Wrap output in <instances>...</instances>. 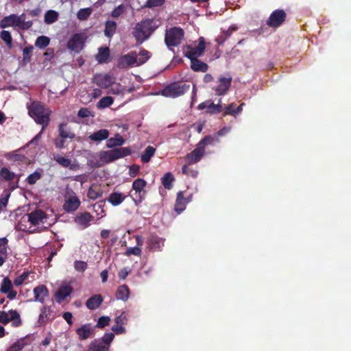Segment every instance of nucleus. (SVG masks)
<instances>
[{
  "instance_id": "1",
  "label": "nucleus",
  "mask_w": 351,
  "mask_h": 351,
  "mask_svg": "<svg viewBox=\"0 0 351 351\" xmlns=\"http://www.w3.org/2000/svg\"><path fill=\"white\" fill-rule=\"evenodd\" d=\"M28 114L45 130L50 121L51 110L41 101H32L27 106Z\"/></svg>"
},
{
  "instance_id": "2",
  "label": "nucleus",
  "mask_w": 351,
  "mask_h": 351,
  "mask_svg": "<svg viewBox=\"0 0 351 351\" xmlns=\"http://www.w3.org/2000/svg\"><path fill=\"white\" fill-rule=\"evenodd\" d=\"M159 25L154 19H145L137 23L134 27L132 34L136 39V45H141L147 40Z\"/></svg>"
},
{
  "instance_id": "3",
  "label": "nucleus",
  "mask_w": 351,
  "mask_h": 351,
  "mask_svg": "<svg viewBox=\"0 0 351 351\" xmlns=\"http://www.w3.org/2000/svg\"><path fill=\"white\" fill-rule=\"evenodd\" d=\"M26 15L25 13L21 15H16V14H10V15L5 16L0 20V28H7L10 26H17L22 29V30H28L33 25L32 21H25Z\"/></svg>"
},
{
  "instance_id": "4",
  "label": "nucleus",
  "mask_w": 351,
  "mask_h": 351,
  "mask_svg": "<svg viewBox=\"0 0 351 351\" xmlns=\"http://www.w3.org/2000/svg\"><path fill=\"white\" fill-rule=\"evenodd\" d=\"M189 89L190 84L182 82V81H176L163 88L161 90V94L164 97H178L184 95L185 93L189 92Z\"/></svg>"
},
{
  "instance_id": "5",
  "label": "nucleus",
  "mask_w": 351,
  "mask_h": 351,
  "mask_svg": "<svg viewBox=\"0 0 351 351\" xmlns=\"http://www.w3.org/2000/svg\"><path fill=\"white\" fill-rule=\"evenodd\" d=\"M132 152L130 147H115L109 151L101 152L99 158L102 161L110 162L114 161V160L119 159V158L130 155Z\"/></svg>"
},
{
  "instance_id": "6",
  "label": "nucleus",
  "mask_w": 351,
  "mask_h": 351,
  "mask_svg": "<svg viewBox=\"0 0 351 351\" xmlns=\"http://www.w3.org/2000/svg\"><path fill=\"white\" fill-rule=\"evenodd\" d=\"M184 36V32L182 27H170L165 32V44L168 47H178V45H180Z\"/></svg>"
},
{
  "instance_id": "7",
  "label": "nucleus",
  "mask_w": 351,
  "mask_h": 351,
  "mask_svg": "<svg viewBox=\"0 0 351 351\" xmlns=\"http://www.w3.org/2000/svg\"><path fill=\"white\" fill-rule=\"evenodd\" d=\"M147 181L143 178H136L132 182V189L135 191L133 201L135 205H139L145 197L146 191L144 190L147 185Z\"/></svg>"
},
{
  "instance_id": "8",
  "label": "nucleus",
  "mask_w": 351,
  "mask_h": 351,
  "mask_svg": "<svg viewBox=\"0 0 351 351\" xmlns=\"http://www.w3.org/2000/svg\"><path fill=\"white\" fill-rule=\"evenodd\" d=\"M86 36L84 33H75L69 38L67 43V48L72 51L79 53L83 49L86 40Z\"/></svg>"
},
{
  "instance_id": "9",
  "label": "nucleus",
  "mask_w": 351,
  "mask_h": 351,
  "mask_svg": "<svg viewBox=\"0 0 351 351\" xmlns=\"http://www.w3.org/2000/svg\"><path fill=\"white\" fill-rule=\"evenodd\" d=\"M12 322L13 326L17 327L21 325V316L16 310H9L7 311H0V322L3 324H8Z\"/></svg>"
},
{
  "instance_id": "10",
  "label": "nucleus",
  "mask_w": 351,
  "mask_h": 351,
  "mask_svg": "<svg viewBox=\"0 0 351 351\" xmlns=\"http://www.w3.org/2000/svg\"><path fill=\"white\" fill-rule=\"evenodd\" d=\"M287 14L282 9H276L270 14L266 23L270 27H278L285 21Z\"/></svg>"
},
{
  "instance_id": "11",
  "label": "nucleus",
  "mask_w": 351,
  "mask_h": 351,
  "mask_svg": "<svg viewBox=\"0 0 351 351\" xmlns=\"http://www.w3.org/2000/svg\"><path fill=\"white\" fill-rule=\"evenodd\" d=\"M188 51L184 52V56L190 59L191 62H193V59H197V57L202 56L205 51V39L204 37H199V44L195 48H192L191 46H188Z\"/></svg>"
},
{
  "instance_id": "12",
  "label": "nucleus",
  "mask_w": 351,
  "mask_h": 351,
  "mask_svg": "<svg viewBox=\"0 0 351 351\" xmlns=\"http://www.w3.org/2000/svg\"><path fill=\"white\" fill-rule=\"evenodd\" d=\"M72 195H69L68 197H66L64 202L63 210L67 213L75 212L79 209L81 202L78 198L77 195H76L75 193L73 191H71Z\"/></svg>"
},
{
  "instance_id": "13",
  "label": "nucleus",
  "mask_w": 351,
  "mask_h": 351,
  "mask_svg": "<svg viewBox=\"0 0 351 351\" xmlns=\"http://www.w3.org/2000/svg\"><path fill=\"white\" fill-rule=\"evenodd\" d=\"M136 62L137 54L136 51H131L119 57L117 62V67L119 69H127L128 66H134Z\"/></svg>"
},
{
  "instance_id": "14",
  "label": "nucleus",
  "mask_w": 351,
  "mask_h": 351,
  "mask_svg": "<svg viewBox=\"0 0 351 351\" xmlns=\"http://www.w3.org/2000/svg\"><path fill=\"white\" fill-rule=\"evenodd\" d=\"M56 316L53 315V306L44 305L40 309V313L38 319V325H45L49 320H53Z\"/></svg>"
},
{
  "instance_id": "15",
  "label": "nucleus",
  "mask_w": 351,
  "mask_h": 351,
  "mask_svg": "<svg viewBox=\"0 0 351 351\" xmlns=\"http://www.w3.org/2000/svg\"><path fill=\"white\" fill-rule=\"evenodd\" d=\"M93 219L94 217L91 215L89 212H80L75 216L74 221L80 226L81 228L84 229L90 226V222Z\"/></svg>"
},
{
  "instance_id": "16",
  "label": "nucleus",
  "mask_w": 351,
  "mask_h": 351,
  "mask_svg": "<svg viewBox=\"0 0 351 351\" xmlns=\"http://www.w3.org/2000/svg\"><path fill=\"white\" fill-rule=\"evenodd\" d=\"M73 288L71 285H62L60 286L58 289L55 293V300L58 303H62L65 300L67 296L73 292Z\"/></svg>"
},
{
  "instance_id": "17",
  "label": "nucleus",
  "mask_w": 351,
  "mask_h": 351,
  "mask_svg": "<svg viewBox=\"0 0 351 351\" xmlns=\"http://www.w3.org/2000/svg\"><path fill=\"white\" fill-rule=\"evenodd\" d=\"M76 334L79 339H86L95 336V328H92L90 324H84L77 328Z\"/></svg>"
},
{
  "instance_id": "18",
  "label": "nucleus",
  "mask_w": 351,
  "mask_h": 351,
  "mask_svg": "<svg viewBox=\"0 0 351 351\" xmlns=\"http://www.w3.org/2000/svg\"><path fill=\"white\" fill-rule=\"evenodd\" d=\"M58 132L60 138H62L64 143L66 142V138L73 140L75 136V133L71 131V129L69 128L67 123H59L58 126Z\"/></svg>"
},
{
  "instance_id": "19",
  "label": "nucleus",
  "mask_w": 351,
  "mask_h": 351,
  "mask_svg": "<svg viewBox=\"0 0 351 351\" xmlns=\"http://www.w3.org/2000/svg\"><path fill=\"white\" fill-rule=\"evenodd\" d=\"M219 84L215 88V91L217 95H226V92H228L231 83L232 78L231 77H219Z\"/></svg>"
},
{
  "instance_id": "20",
  "label": "nucleus",
  "mask_w": 351,
  "mask_h": 351,
  "mask_svg": "<svg viewBox=\"0 0 351 351\" xmlns=\"http://www.w3.org/2000/svg\"><path fill=\"white\" fill-rule=\"evenodd\" d=\"M205 152V149L204 147H201L199 145V143H198L197 147L193 150V152H189L186 155V158L189 164H194V162H197L200 161L204 154Z\"/></svg>"
},
{
  "instance_id": "21",
  "label": "nucleus",
  "mask_w": 351,
  "mask_h": 351,
  "mask_svg": "<svg viewBox=\"0 0 351 351\" xmlns=\"http://www.w3.org/2000/svg\"><path fill=\"white\" fill-rule=\"evenodd\" d=\"M164 241L163 238L152 234L147 238V247L152 250H161L162 246H164Z\"/></svg>"
},
{
  "instance_id": "22",
  "label": "nucleus",
  "mask_w": 351,
  "mask_h": 351,
  "mask_svg": "<svg viewBox=\"0 0 351 351\" xmlns=\"http://www.w3.org/2000/svg\"><path fill=\"white\" fill-rule=\"evenodd\" d=\"M95 83L101 88H108L114 83V80L110 75H97L94 77Z\"/></svg>"
},
{
  "instance_id": "23",
  "label": "nucleus",
  "mask_w": 351,
  "mask_h": 351,
  "mask_svg": "<svg viewBox=\"0 0 351 351\" xmlns=\"http://www.w3.org/2000/svg\"><path fill=\"white\" fill-rule=\"evenodd\" d=\"M34 293V300L39 301V302L43 303L45 301V298L49 296V290L47 286L41 285L36 286L33 291Z\"/></svg>"
},
{
  "instance_id": "24",
  "label": "nucleus",
  "mask_w": 351,
  "mask_h": 351,
  "mask_svg": "<svg viewBox=\"0 0 351 351\" xmlns=\"http://www.w3.org/2000/svg\"><path fill=\"white\" fill-rule=\"evenodd\" d=\"M44 219H47V214L43 210L38 209L28 214V220L33 226L43 221Z\"/></svg>"
},
{
  "instance_id": "25",
  "label": "nucleus",
  "mask_w": 351,
  "mask_h": 351,
  "mask_svg": "<svg viewBox=\"0 0 351 351\" xmlns=\"http://www.w3.org/2000/svg\"><path fill=\"white\" fill-rule=\"evenodd\" d=\"M103 300L101 295H94L86 301V306L88 309L95 310L101 305Z\"/></svg>"
},
{
  "instance_id": "26",
  "label": "nucleus",
  "mask_w": 351,
  "mask_h": 351,
  "mask_svg": "<svg viewBox=\"0 0 351 351\" xmlns=\"http://www.w3.org/2000/svg\"><path fill=\"white\" fill-rule=\"evenodd\" d=\"M186 202H189V200L185 199L184 198L183 192H182V191H179L177 194V197L174 205V210L176 212H177L178 214H180V213L183 212L186 208Z\"/></svg>"
},
{
  "instance_id": "27",
  "label": "nucleus",
  "mask_w": 351,
  "mask_h": 351,
  "mask_svg": "<svg viewBox=\"0 0 351 351\" xmlns=\"http://www.w3.org/2000/svg\"><path fill=\"white\" fill-rule=\"evenodd\" d=\"M85 351H108V347L104 346L103 339L101 340L95 339L90 343L87 350Z\"/></svg>"
},
{
  "instance_id": "28",
  "label": "nucleus",
  "mask_w": 351,
  "mask_h": 351,
  "mask_svg": "<svg viewBox=\"0 0 351 351\" xmlns=\"http://www.w3.org/2000/svg\"><path fill=\"white\" fill-rule=\"evenodd\" d=\"M130 294V290L128 285L123 284V285L119 286L116 291V297L117 300L126 301L128 300Z\"/></svg>"
},
{
  "instance_id": "29",
  "label": "nucleus",
  "mask_w": 351,
  "mask_h": 351,
  "mask_svg": "<svg viewBox=\"0 0 351 351\" xmlns=\"http://www.w3.org/2000/svg\"><path fill=\"white\" fill-rule=\"evenodd\" d=\"M126 197L127 195L122 194V193L112 192L108 197V200L113 206H117V205L123 202Z\"/></svg>"
},
{
  "instance_id": "30",
  "label": "nucleus",
  "mask_w": 351,
  "mask_h": 351,
  "mask_svg": "<svg viewBox=\"0 0 351 351\" xmlns=\"http://www.w3.org/2000/svg\"><path fill=\"white\" fill-rule=\"evenodd\" d=\"M110 58V49L108 47L99 48L97 54L95 55V59L99 64L107 62Z\"/></svg>"
},
{
  "instance_id": "31",
  "label": "nucleus",
  "mask_w": 351,
  "mask_h": 351,
  "mask_svg": "<svg viewBox=\"0 0 351 351\" xmlns=\"http://www.w3.org/2000/svg\"><path fill=\"white\" fill-rule=\"evenodd\" d=\"M191 69L195 71H207L208 69V65L205 62L200 60V59H193V62H191Z\"/></svg>"
},
{
  "instance_id": "32",
  "label": "nucleus",
  "mask_w": 351,
  "mask_h": 351,
  "mask_svg": "<svg viewBox=\"0 0 351 351\" xmlns=\"http://www.w3.org/2000/svg\"><path fill=\"white\" fill-rule=\"evenodd\" d=\"M117 29V23L114 21H106L105 23L104 34L106 37H113Z\"/></svg>"
},
{
  "instance_id": "33",
  "label": "nucleus",
  "mask_w": 351,
  "mask_h": 351,
  "mask_svg": "<svg viewBox=\"0 0 351 351\" xmlns=\"http://www.w3.org/2000/svg\"><path fill=\"white\" fill-rule=\"evenodd\" d=\"M103 192L98 185H91L88 188L87 197L90 199H97V198L101 197Z\"/></svg>"
},
{
  "instance_id": "34",
  "label": "nucleus",
  "mask_w": 351,
  "mask_h": 351,
  "mask_svg": "<svg viewBox=\"0 0 351 351\" xmlns=\"http://www.w3.org/2000/svg\"><path fill=\"white\" fill-rule=\"evenodd\" d=\"M109 132L108 130H99L96 132L92 133L89 136V138L92 141L95 142H100V141L106 140L109 136Z\"/></svg>"
},
{
  "instance_id": "35",
  "label": "nucleus",
  "mask_w": 351,
  "mask_h": 351,
  "mask_svg": "<svg viewBox=\"0 0 351 351\" xmlns=\"http://www.w3.org/2000/svg\"><path fill=\"white\" fill-rule=\"evenodd\" d=\"M0 32V38L5 43L8 49H12L13 47V38L11 32H8V30H5L4 28Z\"/></svg>"
},
{
  "instance_id": "36",
  "label": "nucleus",
  "mask_w": 351,
  "mask_h": 351,
  "mask_svg": "<svg viewBox=\"0 0 351 351\" xmlns=\"http://www.w3.org/2000/svg\"><path fill=\"white\" fill-rule=\"evenodd\" d=\"M53 159L55 161L60 164V166L64 167H69L71 169H74L75 166L71 165V160L69 158H66V157L62 156L60 154H56L54 156Z\"/></svg>"
},
{
  "instance_id": "37",
  "label": "nucleus",
  "mask_w": 351,
  "mask_h": 351,
  "mask_svg": "<svg viewBox=\"0 0 351 351\" xmlns=\"http://www.w3.org/2000/svg\"><path fill=\"white\" fill-rule=\"evenodd\" d=\"M138 55L140 57L139 58H137V62H136V66H141V64H145V62H147L148 60L152 57L151 52L145 49H141L138 53Z\"/></svg>"
},
{
  "instance_id": "38",
  "label": "nucleus",
  "mask_w": 351,
  "mask_h": 351,
  "mask_svg": "<svg viewBox=\"0 0 351 351\" xmlns=\"http://www.w3.org/2000/svg\"><path fill=\"white\" fill-rule=\"evenodd\" d=\"M125 142V139L121 135L116 134L114 137L107 139V146L108 147H114V146L123 145Z\"/></svg>"
},
{
  "instance_id": "39",
  "label": "nucleus",
  "mask_w": 351,
  "mask_h": 351,
  "mask_svg": "<svg viewBox=\"0 0 351 351\" xmlns=\"http://www.w3.org/2000/svg\"><path fill=\"white\" fill-rule=\"evenodd\" d=\"M156 152V149L154 147H152V145H148L144 153L141 154V160L143 162H148L150 161L152 156L154 155V153Z\"/></svg>"
},
{
  "instance_id": "40",
  "label": "nucleus",
  "mask_w": 351,
  "mask_h": 351,
  "mask_svg": "<svg viewBox=\"0 0 351 351\" xmlns=\"http://www.w3.org/2000/svg\"><path fill=\"white\" fill-rule=\"evenodd\" d=\"M8 238H0V255L3 258L4 262H5L8 258Z\"/></svg>"
},
{
  "instance_id": "41",
  "label": "nucleus",
  "mask_w": 351,
  "mask_h": 351,
  "mask_svg": "<svg viewBox=\"0 0 351 351\" xmlns=\"http://www.w3.org/2000/svg\"><path fill=\"white\" fill-rule=\"evenodd\" d=\"M0 176H1L4 180L12 181L14 180L16 176L14 171H10L6 167H3L0 170Z\"/></svg>"
},
{
  "instance_id": "42",
  "label": "nucleus",
  "mask_w": 351,
  "mask_h": 351,
  "mask_svg": "<svg viewBox=\"0 0 351 351\" xmlns=\"http://www.w3.org/2000/svg\"><path fill=\"white\" fill-rule=\"evenodd\" d=\"M114 99L112 97L106 96L102 97L97 104L98 109H104V108L110 107V105L113 104Z\"/></svg>"
},
{
  "instance_id": "43",
  "label": "nucleus",
  "mask_w": 351,
  "mask_h": 351,
  "mask_svg": "<svg viewBox=\"0 0 351 351\" xmlns=\"http://www.w3.org/2000/svg\"><path fill=\"white\" fill-rule=\"evenodd\" d=\"M175 180L174 176L171 173H165L162 178V184L165 189L172 188L173 182Z\"/></svg>"
},
{
  "instance_id": "44",
  "label": "nucleus",
  "mask_w": 351,
  "mask_h": 351,
  "mask_svg": "<svg viewBox=\"0 0 351 351\" xmlns=\"http://www.w3.org/2000/svg\"><path fill=\"white\" fill-rule=\"evenodd\" d=\"M33 46L25 47L23 49V57L22 61L24 64H27L32 60V53H33Z\"/></svg>"
},
{
  "instance_id": "45",
  "label": "nucleus",
  "mask_w": 351,
  "mask_h": 351,
  "mask_svg": "<svg viewBox=\"0 0 351 351\" xmlns=\"http://www.w3.org/2000/svg\"><path fill=\"white\" fill-rule=\"evenodd\" d=\"M93 9L91 7H87L86 8H81L77 12V17L80 21H84V19H87L89 18L90 14H92Z\"/></svg>"
},
{
  "instance_id": "46",
  "label": "nucleus",
  "mask_w": 351,
  "mask_h": 351,
  "mask_svg": "<svg viewBox=\"0 0 351 351\" xmlns=\"http://www.w3.org/2000/svg\"><path fill=\"white\" fill-rule=\"evenodd\" d=\"M58 19V14L55 10H48L45 14V22L46 23H53Z\"/></svg>"
},
{
  "instance_id": "47",
  "label": "nucleus",
  "mask_w": 351,
  "mask_h": 351,
  "mask_svg": "<svg viewBox=\"0 0 351 351\" xmlns=\"http://www.w3.org/2000/svg\"><path fill=\"white\" fill-rule=\"evenodd\" d=\"M49 43L50 40L49 37L44 36V35H42L41 36L37 38L35 42V46L38 47L39 49H45V47H47V45H49Z\"/></svg>"
},
{
  "instance_id": "48",
  "label": "nucleus",
  "mask_w": 351,
  "mask_h": 351,
  "mask_svg": "<svg viewBox=\"0 0 351 351\" xmlns=\"http://www.w3.org/2000/svg\"><path fill=\"white\" fill-rule=\"evenodd\" d=\"M218 141L219 138L216 135H206L199 141V145L204 146L205 148L206 145H212V143L218 142Z\"/></svg>"
},
{
  "instance_id": "49",
  "label": "nucleus",
  "mask_w": 351,
  "mask_h": 351,
  "mask_svg": "<svg viewBox=\"0 0 351 351\" xmlns=\"http://www.w3.org/2000/svg\"><path fill=\"white\" fill-rule=\"evenodd\" d=\"M41 177L42 173H40V171L36 170L27 177L26 181L27 183H29V185H34V184L36 183V182L39 180V179H40Z\"/></svg>"
},
{
  "instance_id": "50",
  "label": "nucleus",
  "mask_w": 351,
  "mask_h": 351,
  "mask_svg": "<svg viewBox=\"0 0 351 351\" xmlns=\"http://www.w3.org/2000/svg\"><path fill=\"white\" fill-rule=\"evenodd\" d=\"M221 99L219 100V103L215 104L213 102L209 103L208 106L207 112L210 114H218V112H222V106L221 105Z\"/></svg>"
},
{
  "instance_id": "51",
  "label": "nucleus",
  "mask_w": 351,
  "mask_h": 351,
  "mask_svg": "<svg viewBox=\"0 0 351 351\" xmlns=\"http://www.w3.org/2000/svg\"><path fill=\"white\" fill-rule=\"evenodd\" d=\"M13 288V284L9 278H4L1 286L0 288V291L3 293H8L10 289Z\"/></svg>"
},
{
  "instance_id": "52",
  "label": "nucleus",
  "mask_w": 351,
  "mask_h": 351,
  "mask_svg": "<svg viewBox=\"0 0 351 351\" xmlns=\"http://www.w3.org/2000/svg\"><path fill=\"white\" fill-rule=\"evenodd\" d=\"M10 195H11V193L8 192V191H4L3 194L1 195V197H0V212H1V210L3 209H4V208L6 207Z\"/></svg>"
},
{
  "instance_id": "53",
  "label": "nucleus",
  "mask_w": 351,
  "mask_h": 351,
  "mask_svg": "<svg viewBox=\"0 0 351 351\" xmlns=\"http://www.w3.org/2000/svg\"><path fill=\"white\" fill-rule=\"evenodd\" d=\"M106 205V202L104 199L99 200L97 202H95L93 205V210L97 215L103 214L105 212L104 206Z\"/></svg>"
},
{
  "instance_id": "54",
  "label": "nucleus",
  "mask_w": 351,
  "mask_h": 351,
  "mask_svg": "<svg viewBox=\"0 0 351 351\" xmlns=\"http://www.w3.org/2000/svg\"><path fill=\"white\" fill-rule=\"evenodd\" d=\"M25 346V343L24 340L21 339V340L17 341L16 342L14 343L12 346H10V347L6 351H21L22 349L24 348Z\"/></svg>"
},
{
  "instance_id": "55",
  "label": "nucleus",
  "mask_w": 351,
  "mask_h": 351,
  "mask_svg": "<svg viewBox=\"0 0 351 351\" xmlns=\"http://www.w3.org/2000/svg\"><path fill=\"white\" fill-rule=\"evenodd\" d=\"M125 9V6L123 4H119V5L116 6L111 12V16L112 18H119V16H121L123 14Z\"/></svg>"
},
{
  "instance_id": "56",
  "label": "nucleus",
  "mask_w": 351,
  "mask_h": 351,
  "mask_svg": "<svg viewBox=\"0 0 351 351\" xmlns=\"http://www.w3.org/2000/svg\"><path fill=\"white\" fill-rule=\"evenodd\" d=\"M136 255V256H141L142 254V250L141 247H137L136 245L135 247H128L125 252V255L126 256H130V255Z\"/></svg>"
},
{
  "instance_id": "57",
  "label": "nucleus",
  "mask_w": 351,
  "mask_h": 351,
  "mask_svg": "<svg viewBox=\"0 0 351 351\" xmlns=\"http://www.w3.org/2000/svg\"><path fill=\"white\" fill-rule=\"evenodd\" d=\"M110 318L108 316L100 317L97 322L96 327L104 328L106 325L110 324Z\"/></svg>"
},
{
  "instance_id": "58",
  "label": "nucleus",
  "mask_w": 351,
  "mask_h": 351,
  "mask_svg": "<svg viewBox=\"0 0 351 351\" xmlns=\"http://www.w3.org/2000/svg\"><path fill=\"white\" fill-rule=\"evenodd\" d=\"M128 320L125 311H123L119 316L116 317L114 319L115 323L121 324V326H123L124 324H127Z\"/></svg>"
},
{
  "instance_id": "59",
  "label": "nucleus",
  "mask_w": 351,
  "mask_h": 351,
  "mask_svg": "<svg viewBox=\"0 0 351 351\" xmlns=\"http://www.w3.org/2000/svg\"><path fill=\"white\" fill-rule=\"evenodd\" d=\"M114 338V334L112 332H108L104 334L102 337V341L104 342V346H108V351L110 350V344L111 341H113Z\"/></svg>"
},
{
  "instance_id": "60",
  "label": "nucleus",
  "mask_w": 351,
  "mask_h": 351,
  "mask_svg": "<svg viewBox=\"0 0 351 351\" xmlns=\"http://www.w3.org/2000/svg\"><path fill=\"white\" fill-rule=\"evenodd\" d=\"M75 269L77 271H84L88 267V263L85 261H80V260H77L74 262Z\"/></svg>"
},
{
  "instance_id": "61",
  "label": "nucleus",
  "mask_w": 351,
  "mask_h": 351,
  "mask_svg": "<svg viewBox=\"0 0 351 351\" xmlns=\"http://www.w3.org/2000/svg\"><path fill=\"white\" fill-rule=\"evenodd\" d=\"M28 274H29L27 273V271H24V273L17 276L14 280V284L15 286H20V285L23 284L24 281L26 280Z\"/></svg>"
},
{
  "instance_id": "62",
  "label": "nucleus",
  "mask_w": 351,
  "mask_h": 351,
  "mask_svg": "<svg viewBox=\"0 0 351 351\" xmlns=\"http://www.w3.org/2000/svg\"><path fill=\"white\" fill-rule=\"evenodd\" d=\"M182 172L186 176H190L193 177H197L198 174V171L195 170H192V169L189 168L188 166L184 165L182 167Z\"/></svg>"
},
{
  "instance_id": "63",
  "label": "nucleus",
  "mask_w": 351,
  "mask_h": 351,
  "mask_svg": "<svg viewBox=\"0 0 351 351\" xmlns=\"http://www.w3.org/2000/svg\"><path fill=\"white\" fill-rule=\"evenodd\" d=\"M165 0H147L145 3V6L152 8L161 6L164 4Z\"/></svg>"
},
{
  "instance_id": "64",
  "label": "nucleus",
  "mask_w": 351,
  "mask_h": 351,
  "mask_svg": "<svg viewBox=\"0 0 351 351\" xmlns=\"http://www.w3.org/2000/svg\"><path fill=\"white\" fill-rule=\"evenodd\" d=\"M235 110H236L235 104H228L225 108V112L223 113V116H227V114H233L234 116H235Z\"/></svg>"
}]
</instances>
